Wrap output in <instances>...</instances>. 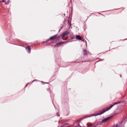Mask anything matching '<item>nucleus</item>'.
Instances as JSON below:
<instances>
[{
	"mask_svg": "<svg viewBox=\"0 0 127 127\" xmlns=\"http://www.w3.org/2000/svg\"><path fill=\"white\" fill-rule=\"evenodd\" d=\"M117 104H118V103H115L114 104L111 105L110 106L103 109L102 111H98L96 113L90 115L89 117H96V116H100V115H102V114H104V113H106V112L109 111V110H111V109H112V108H113L115 105H117Z\"/></svg>",
	"mask_w": 127,
	"mask_h": 127,
	"instance_id": "obj_1",
	"label": "nucleus"
},
{
	"mask_svg": "<svg viewBox=\"0 0 127 127\" xmlns=\"http://www.w3.org/2000/svg\"><path fill=\"white\" fill-rule=\"evenodd\" d=\"M69 33H70V32L68 31H65L61 35V37H62V38H64V37H65L66 35H68Z\"/></svg>",
	"mask_w": 127,
	"mask_h": 127,
	"instance_id": "obj_2",
	"label": "nucleus"
},
{
	"mask_svg": "<svg viewBox=\"0 0 127 127\" xmlns=\"http://www.w3.org/2000/svg\"><path fill=\"white\" fill-rule=\"evenodd\" d=\"M56 38H57V35H55V36L50 37L49 38V40H54V39H56Z\"/></svg>",
	"mask_w": 127,
	"mask_h": 127,
	"instance_id": "obj_3",
	"label": "nucleus"
},
{
	"mask_svg": "<svg viewBox=\"0 0 127 127\" xmlns=\"http://www.w3.org/2000/svg\"><path fill=\"white\" fill-rule=\"evenodd\" d=\"M64 43H66V42H61L58 43L55 45V47H57L59 46V45H61L63 44Z\"/></svg>",
	"mask_w": 127,
	"mask_h": 127,
	"instance_id": "obj_4",
	"label": "nucleus"
},
{
	"mask_svg": "<svg viewBox=\"0 0 127 127\" xmlns=\"http://www.w3.org/2000/svg\"><path fill=\"white\" fill-rule=\"evenodd\" d=\"M26 50L28 51V53H30L31 52V48H30V46H28L26 47Z\"/></svg>",
	"mask_w": 127,
	"mask_h": 127,
	"instance_id": "obj_5",
	"label": "nucleus"
},
{
	"mask_svg": "<svg viewBox=\"0 0 127 127\" xmlns=\"http://www.w3.org/2000/svg\"><path fill=\"white\" fill-rule=\"evenodd\" d=\"M111 118H112V117H108V118L104 119L102 121V123H106V122H107V121H109V120H110V119H111Z\"/></svg>",
	"mask_w": 127,
	"mask_h": 127,
	"instance_id": "obj_6",
	"label": "nucleus"
},
{
	"mask_svg": "<svg viewBox=\"0 0 127 127\" xmlns=\"http://www.w3.org/2000/svg\"><path fill=\"white\" fill-rule=\"evenodd\" d=\"M76 39H77L78 40H82V37H81V36L77 35L76 36Z\"/></svg>",
	"mask_w": 127,
	"mask_h": 127,
	"instance_id": "obj_7",
	"label": "nucleus"
},
{
	"mask_svg": "<svg viewBox=\"0 0 127 127\" xmlns=\"http://www.w3.org/2000/svg\"><path fill=\"white\" fill-rule=\"evenodd\" d=\"M83 55H87L88 54V52H87L86 50H84L83 52Z\"/></svg>",
	"mask_w": 127,
	"mask_h": 127,
	"instance_id": "obj_8",
	"label": "nucleus"
},
{
	"mask_svg": "<svg viewBox=\"0 0 127 127\" xmlns=\"http://www.w3.org/2000/svg\"><path fill=\"white\" fill-rule=\"evenodd\" d=\"M87 126L88 127H92V124L89 125V123H87Z\"/></svg>",
	"mask_w": 127,
	"mask_h": 127,
	"instance_id": "obj_9",
	"label": "nucleus"
},
{
	"mask_svg": "<svg viewBox=\"0 0 127 127\" xmlns=\"http://www.w3.org/2000/svg\"><path fill=\"white\" fill-rule=\"evenodd\" d=\"M9 1H6V2H5V4H9Z\"/></svg>",
	"mask_w": 127,
	"mask_h": 127,
	"instance_id": "obj_10",
	"label": "nucleus"
},
{
	"mask_svg": "<svg viewBox=\"0 0 127 127\" xmlns=\"http://www.w3.org/2000/svg\"><path fill=\"white\" fill-rule=\"evenodd\" d=\"M81 41H83V42H85L86 41L85 40V39H82L81 40Z\"/></svg>",
	"mask_w": 127,
	"mask_h": 127,
	"instance_id": "obj_11",
	"label": "nucleus"
},
{
	"mask_svg": "<svg viewBox=\"0 0 127 127\" xmlns=\"http://www.w3.org/2000/svg\"><path fill=\"white\" fill-rule=\"evenodd\" d=\"M5 1H6V0H2V2H5Z\"/></svg>",
	"mask_w": 127,
	"mask_h": 127,
	"instance_id": "obj_12",
	"label": "nucleus"
},
{
	"mask_svg": "<svg viewBox=\"0 0 127 127\" xmlns=\"http://www.w3.org/2000/svg\"><path fill=\"white\" fill-rule=\"evenodd\" d=\"M34 81H37V80L35 79V80H34L33 81H32V83H33L34 82Z\"/></svg>",
	"mask_w": 127,
	"mask_h": 127,
	"instance_id": "obj_13",
	"label": "nucleus"
},
{
	"mask_svg": "<svg viewBox=\"0 0 127 127\" xmlns=\"http://www.w3.org/2000/svg\"><path fill=\"white\" fill-rule=\"evenodd\" d=\"M63 39V40H67V38H66V39Z\"/></svg>",
	"mask_w": 127,
	"mask_h": 127,
	"instance_id": "obj_14",
	"label": "nucleus"
},
{
	"mask_svg": "<svg viewBox=\"0 0 127 127\" xmlns=\"http://www.w3.org/2000/svg\"><path fill=\"white\" fill-rule=\"evenodd\" d=\"M82 120H83V119H81V120L79 121V123H81V121H82Z\"/></svg>",
	"mask_w": 127,
	"mask_h": 127,
	"instance_id": "obj_15",
	"label": "nucleus"
}]
</instances>
